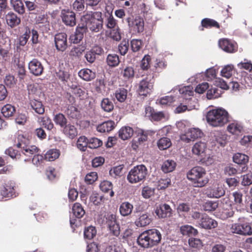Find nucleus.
<instances>
[{
	"label": "nucleus",
	"mask_w": 252,
	"mask_h": 252,
	"mask_svg": "<svg viewBox=\"0 0 252 252\" xmlns=\"http://www.w3.org/2000/svg\"><path fill=\"white\" fill-rule=\"evenodd\" d=\"M161 235L160 232L156 229H150L142 233L138 237L137 242L144 248H152L157 245L160 242Z\"/></svg>",
	"instance_id": "nucleus-1"
},
{
	"label": "nucleus",
	"mask_w": 252,
	"mask_h": 252,
	"mask_svg": "<svg viewBox=\"0 0 252 252\" xmlns=\"http://www.w3.org/2000/svg\"><path fill=\"white\" fill-rule=\"evenodd\" d=\"M187 178L194 187L197 188L204 187L209 181L205 169L199 166L193 167L189 170L187 173Z\"/></svg>",
	"instance_id": "nucleus-2"
},
{
	"label": "nucleus",
	"mask_w": 252,
	"mask_h": 252,
	"mask_svg": "<svg viewBox=\"0 0 252 252\" xmlns=\"http://www.w3.org/2000/svg\"><path fill=\"white\" fill-rule=\"evenodd\" d=\"M81 21L92 32H99L103 28V20L101 12H88L82 17Z\"/></svg>",
	"instance_id": "nucleus-3"
},
{
	"label": "nucleus",
	"mask_w": 252,
	"mask_h": 252,
	"mask_svg": "<svg viewBox=\"0 0 252 252\" xmlns=\"http://www.w3.org/2000/svg\"><path fill=\"white\" fill-rule=\"evenodd\" d=\"M206 120L213 126H222L228 121V113L222 108L213 109L207 112Z\"/></svg>",
	"instance_id": "nucleus-4"
},
{
	"label": "nucleus",
	"mask_w": 252,
	"mask_h": 252,
	"mask_svg": "<svg viewBox=\"0 0 252 252\" xmlns=\"http://www.w3.org/2000/svg\"><path fill=\"white\" fill-rule=\"evenodd\" d=\"M148 174L147 167L143 164L134 166L129 172L127 179L131 184L143 182Z\"/></svg>",
	"instance_id": "nucleus-5"
},
{
	"label": "nucleus",
	"mask_w": 252,
	"mask_h": 252,
	"mask_svg": "<svg viewBox=\"0 0 252 252\" xmlns=\"http://www.w3.org/2000/svg\"><path fill=\"white\" fill-rule=\"evenodd\" d=\"M61 18L63 23L66 26L73 27L76 25L75 14L69 9L62 10Z\"/></svg>",
	"instance_id": "nucleus-6"
},
{
	"label": "nucleus",
	"mask_w": 252,
	"mask_h": 252,
	"mask_svg": "<svg viewBox=\"0 0 252 252\" xmlns=\"http://www.w3.org/2000/svg\"><path fill=\"white\" fill-rule=\"evenodd\" d=\"M205 193L208 197L219 198L224 195L225 190L221 186L216 184L207 188Z\"/></svg>",
	"instance_id": "nucleus-7"
},
{
	"label": "nucleus",
	"mask_w": 252,
	"mask_h": 252,
	"mask_svg": "<svg viewBox=\"0 0 252 252\" xmlns=\"http://www.w3.org/2000/svg\"><path fill=\"white\" fill-rule=\"evenodd\" d=\"M153 76L152 75L148 76L142 80L139 84L138 91L140 93H143L142 94H150L153 89Z\"/></svg>",
	"instance_id": "nucleus-8"
},
{
	"label": "nucleus",
	"mask_w": 252,
	"mask_h": 252,
	"mask_svg": "<svg viewBox=\"0 0 252 252\" xmlns=\"http://www.w3.org/2000/svg\"><path fill=\"white\" fill-rule=\"evenodd\" d=\"M137 140H133L132 144V147L134 150H136L139 145L142 144L144 142L147 140L148 136L152 135L155 132L152 131L144 130L143 129H138L137 131Z\"/></svg>",
	"instance_id": "nucleus-9"
},
{
	"label": "nucleus",
	"mask_w": 252,
	"mask_h": 252,
	"mask_svg": "<svg viewBox=\"0 0 252 252\" xmlns=\"http://www.w3.org/2000/svg\"><path fill=\"white\" fill-rule=\"evenodd\" d=\"M129 28L136 32H141L144 30L143 20L139 17H136L134 19L128 17L126 19Z\"/></svg>",
	"instance_id": "nucleus-10"
},
{
	"label": "nucleus",
	"mask_w": 252,
	"mask_h": 252,
	"mask_svg": "<svg viewBox=\"0 0 252 252\" xmlns=\"http://www.w3.org/2000/svg\"><path fill=\"white\" fill-rule=\"evenodd\" d=\"M56 49L63 52L67 47V35L65 33H59L55 35L54 38Z\"/></svg>",
	"instance_id": "nucleus-11"
},
{
	"label": "nucleus",
	"mask_w": 252,
	"mask_h": 252,
	"mask_svg": "<svg viewBox=\"0 0 252 252\" xmlns=\"http://www.w3.org/2000/svg\"><path fill=\"white\" fill-rule=\"evenodd\" d=\"M15 184L8 182L3 185L0 189V193L4 197H15L16 196Z\"/></svg>",
	"instance_id": "nucleus-12"
},
{
	"label": "nucleus",
	"mask_w": 252,
	"mask_h": 252,
	"mask_svg": "<svg viewBox=\"0 0 252 252\" xmlns=\"http://www.w3.org/2000/svg\"><path fill=\"white\" fill-rule=\"evenodd\" d=\"M103 52V49L99 46H94L91 49L86 51L85 54V58L86 61L92 63L96 60L97 55H100Z\"/></svg>",
	"instance_id": "nucleus-13"
},
{
	"label": "nucleus",
	"mask_w": 252,
	"mask_h": 252,
	"mask_svg": "<svg viewBox=\"0 0 252 252\" xmlns=\"http://www.w3.org/2000/svg\"><path fill=\"white\" fill-rule=\"evenodd\" d=\"M155 213L159 218L164 219L172 216V210L168 204H161L157 207Z\"/></svg>",
	"instance_id": "nucleus-14"
},
{
	"label": "nucleus",
	"mask_w": 252,
	"mask_h": 252,
	"mask_svg": "<svg viewBox=\"0 0 252 252\" xmlns=\"http://www.w3.org/2000/svg\"><path fill=\"white\" fill-rule=\"evenodd\" d=\"M199 226L206 229H211L216 228L218 226L216 220L210 218L206 214H204L201 217V219L198 222Z\"/></svg>",
	"instance_id": "nucleus-15"
},
{
	"label": "nucleus",
	"mask_w": 252,
	"mask_h": 252,
	"mask_svg": "<svg viewBox=\"0 0 252 252\" xmlns=\"http://www.w3.org/2000/svg\"><path fill=\"white\" fill-rule=\"evenodd\" d=\"M219 45L221 49L227 53H231L237 50V44L235 42L227 39L220 40L219 42Z\"/></svg>",
	"instance_id": "nucleus-16"
},
{
	"label": "nucleus",
	"mask_w": 252,
	"mask_h": 252,
	"mask_svg": "<svg viewBox=\"0 0 252 252\" xmlns=\"http://www.w3.org/2000/svg\"><path fill=\"white\" fill-rule=\"evenodd\" d=\"M202 134V132L199 128H192L186 134L181 137V139L187 142H189L191 140L201 137Z\"/></svg>",
	"instance_id": "nucleus-17"
},
{
	"label": "nucleus",
	"mask_w": 252,
	"mask_h": 252,
	"mask_svg": "<svg viewBox=\"0 0 252 252\" xmlns=\"http://www.w3.org/2000/svg\"><path fill=\"white\" fill-rule=\"evenodd\" d=\"M29 68L30 72L36 76L41 75L43 70L42 65L37 59H33L29 63Z\"/></svg>",
	"instance_id": "nucleus-18"
},
{
	"label": "nucleus",
	"mask_w": 252,
	"mask_h": 252,
	"mask_svg": "<svg viewBox=\"0 0 252 252\" xmlns=\"http://www.w3.org/2000/svg\"><path fill=\"white\" fill-rule=\"evenodd\" d=\"M206 91H207L206 94H219L216 88L209 89V86L208 83H202L198 85L195 89V92L199 94H204Z\"/></svg>",
	"instance_id": "nucleus-19"
},
{
	"label": "nucleus",
	"mask_w": 252,
	"mask_h": 252,
	"mask_svg": "<svg viewBox=\"0 0 252 252\" xmlns=\"http://www.w3.org/2000/svg\"><path fill=\"white\" fill-rule=\"evenodd\" d=\"M7 24L11 28H14L20 24L21 19L13 12H9L5 15Z\"/></svg>",
	"instance_id": "nucleus-20"
},
{
	"label": "nucleus",
	"mask_w": 252,
	"mask_h": 252,
	"mask_svg": "<svg viewBox=\"0 0 252 252\" xmlns=\"http://www.w3.org/2000/svg\"><path fill=\"white\" fill-rule=\"evenodd\" d=\"M133 209V206L128 201L122 202L120 206L119 211L120 214L124 217H127L131 215Z\"/></svg>",
	"instance_id": "nucleus-21"
},
{
	"label": "nucleus",
	"mask_w": 252,
	"mask_h": 252,
	"mask_svg": "<svg viewBox=\"0 0 252 252\" xmlns=\"http://www.w3.org/2000/svg\"><path fill=\"white\" fill-rule=\"evenodd\" d=\"M146 113H148L150 115L151 119L154 121H160L165 118V114L163 112H156L155 110L150 106L146 108Z\"/></svg>",
	"instance_id": "nucleus-22"
},
{
	"label": "nucleus",
	"mask_w": 252,
	"mask_h": 252,
	"mask_svg": "<svg viewBox=\"0 0 252 252\" xmlns=\"http://www.w3.org/2000/svg\"><path fill=\"white\" fill-rule=\"evenodd\" d=\"M115 126V122L113 121H107L104 122L97 126V130L100 132H109L112 130Z\"/></svg>",
	"instance_id": "nucleus-23"
},
{
	"label": "nucleus",
	"mask_w": 252,
	"mask_h": 252,
	"mask_svg": "<svg viewBox=\"0 0 252 252\" xmlns=\"http://www.w3.org/2000/svg\"><path fill=\"white\" fill-rule=\"evenodd\" d=\"M78 74L82 79L86 81H90L95 77V73L88 68L81 69Z\"/></svg>",
	"instance_id": "nucleus-24"
},
{
	"label": "nucleus",
	"mask_w": 252,
	"mask_h": 252,
	"mask_svg": "<svg viewBox=\"0 0 252 252\" xmlns=\"http://www.w3.org/2000/svg\"><path fill=\"white\" fill-rule=\"evenodd\" d=\"M133 134L132 128L127 126L122 127L119 131V137L124 140L130 138Z\"/></svg>",
	"instance_id": "nucleus-25"
},
{
	"label": "nucleus",
	"mask_w": 252,
	"mask_h": 252,
	"mask_svg": "<svg viewBox=\"0 0 252 252\" xmlns=\"http://www.w3.org/2000/svg\"><path fill=\"white\" fill-rule=\"evenodd\" d=\"M113 185L112 183L108 181L104 180L99 185L101 190L105 193H109L110 197H113L114 192L113 190Z\"/></svg>",
	"instance_id": "nucleus-26"
},
{
	"label": "nucleus",
	"mask_w": 252,
	"mask_h": 252,
	"mask_svg": "<svg viewBox=\"0 0 252 252\" xmlns=\"http://www.w3.org/2000/svg\"><path fill=\"white\" fill-rule=\"evenodd\" d=\"M171 92L176 94L179 93L180 94H189L193 93V88L191 86H179L172 90Z\"/></svg>",
	"instance_id": "nucleus-27"
},
{
	"label": "nucleus",
	"mask_w": 252,
	"mask_h": 252,
	"mask_svg": "<svg viewBox=\"0 0 252 252\" xmlns=\"http://www.w3.org/2000/svg\"><path fill=\"white\" fill-rule=\"evenodd\" d=\"M63 133L70 139H73L77 135V128L70 124L66 125L63 127Z\"/></svg>",
	"instance_id": "nucleus-28"
},
{
	"label": "nucleus",
	"mask_w": 252,
	"mask_h": 252,
	"mask_svg": "<svg viewBox=\"0 0 252 252\" xmlns=\"http://www.w3.org/2000/svg\"><path fill=\"white\" fill-rule=\"evenodd\" d=\"M243 126L237 122H234L230 124L227 127V130L234 135H239L243 130Z\"/></svg>",
	"instance_id": "nucleus-29"
},
{
	"label": "nucleus",
	"mask_w": 252,
	"mask_h": 252,
	"mask_svg": "<svg viewBox=\"0 0 252 252\" xmlns=\"http://www.w3.org/2000/svg\"><path fill=\"white\" fill-rule=\"evenodd\" d=\"M72 212L75 217L78 219L82 218L85 214V211L82 205L78 202L73 204Z\"/></svg>",
	"instance_id": "nucleus-30"
},
{
	"label": "nucleus",
	"mask_w": 252,
	"mask_h": 252,
	"mask_svg": "<svg viewBox=\"0 0 252 252\" xmlns=\"http://www.w3.org/2000/svg\"><path fill=\"white\" fill-rule=\"evenodd\" d=\"M10 2L13 9L16 12L21 15L25 13V7L21 0H10Z\"/></svg>",
	"instance_id": "nucleus-31"
},
{
	"label": "nucleus",
	"mask_w": 252,
	"mask_h": 252,
	"mask_svg": "<svg viewBox=\"0 0 252 252\" xmlns=\"http://www.w3.org/2000/svg\"><path fill=\"white\" fill-rule=\"evenodd\" d=\"M151 222V219L147 214L141 215L135 221V223L138 227H144L149 225Z\"/></svg>",
	"instance_id": "nucleus-32"
},
{
	"label": "nucleus",
	"mask_w": 252,
	"mask_h": 252,
	"mask_svg": "<svg viewBox=\"0 0 252 252\" xmlns=\"http://www.w3.org/2000/svg\"><path fill=\"white\" fill-rule=\"evenodd\" d=\"M177 95H165L161 97L159 100H157V103H158L162 106L172 105H174V102L176 101Z\"/></svg>",
	"instance_id": "nucleus-33"
},
{
	"label": "nucleus",
	"mask_w": 252,
	"mask_h": 252,
	"mask_svg": "<svg viewBox=\"0 0 252 252\" xmlns=\"http://www.w3.org/2000/svg\"><path fill=\"white\" fill-rule=\"evenodd\" d=\"M176 166V163L171 159L165 160L161 166V169L164 173H169L173 171Z\"/></svg>",
	"instance_id": "nucleus-34"
},
{
	"label": "nucleus",
	"mask_w": 252,
	"mask_h": 252,
	"mask_svg": "<svg viewBox=\"0 0 252 252\" xmlns=\"http://www.w3.org/2000/svg\"><path fill=\"white\" fill-rule=\"evenodd\" d=\"M233 159L238 164L245 165L248 162L249 158L246 155L238 153L233 156Z\"/></svg>",
	"instance_id": "nucleus-35"
},
{
	"label": "nucleus",
	"mask_w": 252,
	"mask_h": 252,
	"mask_svg": "<svg viewBox=\"0 0 252 252\" xmlns=\"http://www.w3.org/2000/svg\"><path fill=\"white\" fill-rule=\"evenodd\" d=\"M30 104L33 109L35 112L39 114H42L44 112V107L41 101L33 99L31 100Z\"/></svg>",
	"instance_id": "nucleus-36"
},
{
	"label": "nucleus",
	"mask_w": 252,
	"mask_h": 252,
	"mask_svg": "<svg viewBox=\"0 0 252 252\" xmlns=\"http://www.w3.org/2000/svg\"><path fill=\"white\" fill-rule=\"evenodd\" d=\"M65 112L66 115L70 118L78 119L80 117V111L72 105H69Z\"/></svg>",
	"instance_id": "nucleus-37"
},
{
	"label": "nucleus",
	"mask_w": 252,
	"mask_h": 252,
	"mask_svg": "<svg viewBox=\"0 0 252 252\" xmlns=\"http://www.w3.org/2000/svg\"><path fill=\"white\" fill-rule=\"evenodd\" d=\"M60 155V151L56 149H50L44 155L46 160L50 161H54L58 158Z\"/></svg>",
	"instance_id": "nucleus-38"
},
{
	"label": "nucleus",
	"mask_w": 252,
	"mask_h": 252,
	"mask_svg": "<svg viewBox=\"0 0 252 252\" xmlns=\"http://www.w3.org/2000/svg\"><path fill=\"white\" fill-rule=\"evenodd\" d=\"M90 202L95 206L102 205L104 201V198L97 192H93L90 197Z\"/></svg>",
	"instance_id": "nucleus-39"
},
{
	"label": "nucleus",
	"mask_w": 252,
	"mask_h": 252,
	"mask_svg": "<svg viewBox=\"0 0 252 252\" xmlns=\"http://www.w3.org/2000/svg\"><path fill=\"white\" fill-rule=\"evenodd\" d=\"M85 49V47L83 45L73 46L69 52V56L74 58H79L81 56Z\"/></svg>",
	"instance_id": "nucleus-40"
},
{
	"label": "nucleus",
	"mask_w": 252,
	"mask_h": 252,
	"mask_svg": "<svg viewBox=\"0 0 252 252\" xmlns=\"http://www.w3.org/2000/svg\"><path fill=\"white\" fill-rule=\"evenodd\" d=\"M206 147L205 143L201 141L198 142L192 147V152L195 155H200L204 152Z\"/></svg>",
	"instance_id": "nucleus-41"
},
{
	"label": "nucleus",
	"mask_w": 252,
	"mask_h": 252,
	"mask_svg": "<svg viewBox=\"0 0 252 252\" xmlns=\"http://www.w3.org/2000/svg\"><path fill=\"white\" fill-rule=\"evenodd\" d=\"M96 229L94 226L91 225L85 228L84 230L85 239L91 240L96 236Z\"/></svg>",
	"instance_id": "nucleus-42"
},
{
	"label": "nucleus",
	"mask_w": 252,
	"mask_h": 252,
	"mask_svg": "<svg viewBox=\"0 0 252 252\" xmlns=\"http://www.w3.org/2000/svg\"><path fill=\"white\" fill-rule=\"evenodd\" d=\"M26 147V148L22 150V152L24 155L30 157H32V155L38 153L39 151V148L36 146L30 145V144Z\"/></svg>",
	"instance_id": "nucleus-43"
},
{
	"label": "nucleus",
	"mask_w": 252,
	"mask_h": 252,
	"mask_svg": "<svg viewBox=\"0 0 252 252\" xmlns=\"http://www.w3.org/2000/svg\"><path fill=\"white\" fill-rule=\"evenodd\" d=\"M1 113L5 118H9L15 112V107L11 104H7L1 108Z\"/></svg>",
	"instance_id": "nucleus-44"
},
{
	"label": "nucleus",
	"mask_w": 252,
	"mask_h": 252,
	"mask_svg": "<svg viewBox=\"0 0 252 252\" xmlns=\"http://www.w3.org/2000/svg\"><path fill=\"white\" fill-rule=\"evenodd\" d=\"M180 230L182 234L184 235L189 236L190 235H192L193 236H195L198 233L197 229L194 228L192 226L188 225L182 226L180 228Z\"/></svg>",
	"instance_id": "nucleus-45"
},
{
	"label": "nucleus",
	"mask_w": 252,
	"mask_h": 252,
	"mask_svg": "<svg viewBox=\"0 0 252 252\" xmlns=\"http://www.w3.org/2000/svg\"><path fill=\"white\" fill-rule=\"evenodd\" d=\"M89 140L85 136H80L77 141V148L82 151H85L87 147H89Z\"/></svg>",
	"instance_id": "nucleus-46"
},
{
	"label": "nucleus",
	"mask_w": 252,
	"mask_h": 252,
	"mask_svg": "<svg viewBox=\"0 0 252 252\" xmlns=\"http://www.w3.org/2000/svg\"><path fill=\"white\" fill-rule=\"evenodd\" d=\"M158 148L161 150L168 149L171 146V142L169 138L162 137L159 139L157 142Z\"/></svg>",
	"instance_id": "nucleus-47"
},
{
	"label": "nucleus",
	"mask_w": 252,
	"mask_h": 252,
	"mask_svg": "<svg viewBox=\"0 0 252 252\" xmlns=\"http://www.w3.org/2000/svg\"><path fill=\"white\" fill-rule=\"evenodd\" d=\"M17 143L16 146L17 148L22 150L26 148V146L30 144V141L28 139L24 137L23 135H19L17 137Z\"/></svg>",
	"instance_id": "nucleus-48"
},
{
	"label": "nucleus",
	"mask_w": 252,
	"mask_h": 252,
	"mask_svg": "<svg viewBox=\"0 0 252 252\" xmlns=\"http://www.w3.org/2000/svg\"><path fill=\"white\" fill-rule=\"evenodd\" d=\"M240 228L241 235L250 236L252 235V228L249 223H240Z\"/></svg>",
	"instance_id": "nucleus-49"
},
{
	"label": "nucleus",
	"mask_w": 252,
	"mask_h": 252,
	"mask_svg": "<svg viewBox=\"0 0 252 252\" xmlns=\"http://www.w3.org/2000/svg\"><path fill=\"white\" fill-rule=\"evenodd\" d=\"M234 66L232 64L225 65L221 71L222 76L226 78H230L233 73Z\"/></svg>",
	"instance_id": "nucleus-50"
},
{
	"label": "nucleus",
	"mask_w": 252,
	"mask_h": 252,
	"mask_svg": "<svg viewBox=\"0 0 252 252\" xmlns=\"http://www.w3.org/2000/svg\"><path fill=\"white\" fill-rule=\"evenodd\" d=\"M120 61L119 57L116 54H109L107 58V64L110 66H115L118 65Z\"/></svg>",
	"instance_id": "nucleus-51"
},
{
	"label": "nucleus",
	"mask_w": 252,
	"mask_h": 252,
	"mask_svg": "<svg viewBox=\"0 0 252 252\" xmlns=\"http://www.w3.org/2000/svg\"><path fill=\"white\" fill-rule=\"evenodd\" d=\"M54 121L57 125H60L62 127H64L67 123L66 119L62 113H59L56 115Z\"/></svg>",
	"instance_id": "nucleus-52"
},
{
	"label": "nucleus",
	"mask_w": 252,
	"mask_h": 252,
	"mask_svg": "<svg viewBox=\"0 0 252 252\" xmlns=\"http://www.w3.org/2000/svg\"><path fill=\"white\" fill-rule=\"evenodd\" d=\"M102 108L106 112H111L114 108L113 103L108 98H104L101 103Z\"/></svg>",
	"instance_id": "nucleus-53"
},
{
	"label": "nucleus",
	"mask_w": 252,
	"mask_h": 252,
	"mask_svg": "<svg viewBox=\"0 0 252 252\" xmlns=\"http://www.w3.org/2000/svg\"><path fill=\"white\" fill-rule=\"evenodd\" d=\"M218 206L216 202L208 201L203 205V209L205 211L212 212L215 210Z\"/></svg>",
	"instance_id": "nucleus-54"
},
{
	"label": "nucleus",
	"mask_w": 252,
	"mask_h": 252,
	"mask_svg": "<svg viewBox=\"0 0 252 252\" xmlns=\"http://www.w3.org/2000/svg\"><path fill=\"white\" fill-rule=\"evenodd\" d=\"M189 246L192 248L197 249L201 248L203 246L202 241L197 238H190L189 239Z\"/></svg>",
	"instance_id": "nucleus-55"
},
{
	"label": "nucleus",
	"mask_w": 252,
	"mask_h": 252,
	"mask_svg": "<svg viewBox=\"0 0 252 252\" xmlns=\"http://www.w3.org/2000/svg\"><path fill=\"white\" fill-rule=\"evenodd\" d=\"M88 143L89 148L90 149H96L102 145V141L95 137L90 138Z\"/></svg>",
	"instance_id": "nucleus-56"
},
{
	"label": "nucleus",
	"mask_w": 252,
	"mask_h": 252,
	"mask_svg": "<svg viewBox=\"0 0 252 252\" xmlns=\"http://www.w3.org/2000/svg\"><path fill=\"white\" fill-rule=\"evenodd\" d=\"M122 74L126 79L132 78L134 75V71L132 67H126L122 72Z\"/></svg>",
	"instance_id": "nucleus-57"
},
{
	"label": "nucleus",
	"mask_w": 252,
	"mask_h": 252,
	"mask_svg": "<svg viewBox=\"0 0 252 252\" xmlns=\"http://www.w3.org/2000/svg\"><path fill=\"white\" fill-rule=\"evenodd\" d=\"M202 26L205 28H210L212 27L219 28V24L215 20L210 19H204L202 21Z\"/></svg>",
	"instance_id": "nucleus-58"
},
{
	"label": "nucleus",
	"mask_w": 252,
	"mask_h": 252,
	"mask_svg": "<svg viewBox=\"0 0 252 252\" xmlns=\"http://www.w3.org/2000/svg\"><path fill=\"white\" fill-rule=\"evenodd\" d=\"M31 34V31L29 28H26L25 33L19 37V44L24 46L27 43Z\"/></svg>",
	"instance_id": "nucleus-59"
},
{
	"label": "nucleus",
	"mask_w": 252,
	"mask_h": 252,
	"mask_svg": "<svg viewBox=\"0 0 252 252\" xmlns=\"http://www.w3.org/2000/svg\"><path fill=\"white\" fill-rule=\"evenodd\" d=\"M234 211L231 206L229 208L223 209L221 213L220 217L222 220H225L234 215Z\"/></svg>",
	"instance_id": "nucleus-60"
},
{
	"label": "nucleus",
	"mask_w": 252,
	"mask_h": 252,
	"mask_svg": "<svg viewBox=\"0 0 252 252\" xmlns=\"http://www.w3.org/2000/svg\"><path fill=\"white\" fill-rule=\"evenodd\" d=\"M237 66L240 69H245L250 72L252 71V63L247 59H244V61L239 63Z\"/></svg>",
	"instance_id": "nucleus-61"
},
{
	"label": "nucleus",
	"mask_w": 252,
	"mask_h": 252,
	"mask_svg": "<svg viewBox=\"0 0 252 252\" xmlns=\"http://www.w3.org/2000/svg\"><path fill=\"white\" fill-rule=\"evenodd\" d=\"M97 173L95 172H92L86 175L85 180L87 184H92L97 180Z\"/></svg>",
	"instance_id": "nucleus-62"
},
{
	"label": "nucleus",
	"mask_w": 252,
	"mask_h": 252,
	"mask_svg": "<svg viewBox=\"0 0 252 252\" xmlns=\"http://www.w3.org/2000/svg\"><path fill=\"white\" fill-rule=\"evenodd\" d=\"M155 193V189L148 186L144 187L142 190V194L144 198H149Z\"/></svg>",
	"instance_id": "nucleus-63"
},
{
	"label": "nucleus",
	"mask_w": 252,
	"mask_h": 252,
	"mask_svg": "<svg viewBox=\"0 0 252 252\" xmlns=\"http://www.w3.org/2000/svg\"><path fill=\"white\" fill-rule=\"evenodd\" d=\"M121 245H114V246H108L106 247L104 252H123Z\"/></svg>",
	"instance_id": "nucleus-64"
}]
</instances>
